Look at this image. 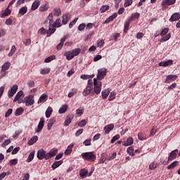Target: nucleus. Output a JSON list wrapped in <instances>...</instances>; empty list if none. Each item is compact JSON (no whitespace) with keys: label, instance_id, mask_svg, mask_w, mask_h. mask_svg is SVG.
<instances>
[{"label":"nucleus","instance_id":"a211bd4d","mask_svg":"<svg viewBox=\"0 0 180 180\" xmlns=\"http://www.w3.org/2000/svg\"><path fill=\"white\" fill-rule=\"evenodd\" d=\"M180 20V13H174L171 18H169V22H176V20Z\"/></svg>","mask_w":180,"mask_h":180},{"label":"nucleus","instance_id":"c9c22d12","mask_svg":"<svg viewBox=\"0 0 180 180\" xmlns=\"http://www.w3.org/2000/svg\"><path fill=\"white\" fill-rule=\"evenodd\" d=\"M139 18H140V13H132L131 15V17H130L129 20L131 22L132 20H134V19H139Z\"/></svg>","mask_w":180,"mask_h":180},{"label":"nucleus","instance_id":"13d9d810","mask_svg":"<svg viewBox=\"0 0 180 180\" xmlns=\"http://www.w3.org/2000/svg\"><path fill=\"white\" fill-rule=\"evenodd\" d=\"M157 133V127H153L150 131V137L153 136H155V134Z\"/></svg>","mask_w":180,"mask_h":180},{"label":"nucleus","instance_id":"c756f323","mask_svg":"<svg viewBox=\"0 0 180 180\" xmlns=\"http://www.w3.org/2000/svg\"><path fill=\"white\" fill-rule=\"evenodd\" d=\"M127 153L131 157H134L135 153H134V148H133V146H130V147L127 148Z\"/></svg>","mask_w":180,"mask_h":180},{"label":"nucleus","instance_id":"2eb2a0df","mask_svg":"<svg viewBox=\"0 0 180 180\" xmlns=\"http://www.w3.org/2000/svg\"><path fill=\"white\" fill-rule=\"evenodd\" d=\"M176 0H163L162 1V6H169L171 5H174Z\"/></svg>","mask_w":180,"mask_h":180},{"label":"nucleus","instance_id":"69168bd1","mask_svg":"<svg viewBox=\"0 0 180 180\" xmlns=\"http://www.w3.org/2000/svg\"><path fill=\"white\" fill-rule=\"evenodd\" d=\"M157 168V164H155L154 162H151L149 165V169H156Z\"/></svg>","mask_w":180,"mask_h":180},{"label":"nucleus","instance_id":"774afa93","mask_svg":"<svg viewBox=\"0 0 180 180\" xmlns=\"http://www.w3.org/2000/svg\"><path fill=\"white\" fill-rule=\"evenodd\" d=\"M91 139H86L84 142H83V144L86 146H91Z\"/></svg>","mask_w":180,"mask_h":180},{"label":"nucleus","instance_id":"f8f14e48","mask_svg":"<svg viewBox=\"0 0 180 180\" xmlns=\"http://www.w3.org/2000/svg\"><path fill=\"white\" fill-rule=\"evenodd\" d=\"M72 119H74L73 114H69L65 120L64 126H70L71 122H72Z\"/></svg>","mask_w":180,"mask_h":180},{"label":"nucleus","instance_id":"37998d69","mask_svg":"<svg viewBox=\"0 0 180 180\" xmlns=\"http://www.w3.org/2000/svg\"><path fill=\"white\" fill-rule=\"evenodd\" d=\"M53 60H56V56L55 55H52V56L46 58L44 60V63H51V61H53Z\"/></svg>","mask_w":180,"mask_h":180},{"label":"nucleus","instance_id":"9b49d317","mask_svg":"<svg viewBox=\"0 0 180 180\" xmlns=\"http://www.w3.org/2000/svg\"><path fill=\"white\" fill-rule=\"evenodd\" d=\"M18 92V85H13L10 91H8V95L9 98H12L15 94Z\"/></svg>","mask_w":180,"mask_h":180},{"label":"nucleus","instance_id":"864d4df0","mask_svg":"<svg viewBox=\"0 0 180 180\" xmlns=\"http://www.w3.org/2000/svg\"><path fill=\"white\" fill-rule=\"evenodd\" d=\"M138 139L139 140H141L143 141V140H146V135L141 132L139 133L138 134Z\"/></svg>","mask_w":180,"mask_h":180},{"label":"nucleus","instance_id":"6e6d98bb","mask_svg":"<svg viewBox=\"0 0 180 180\" xmlns=\"http://www.w3.org/2000/svg\"><path fill=\"white\" fill-rule=\"evenodd\" d=\"M84 126H86V120H82L78 123L79 127H84Z\"/></svg>","mask_w":180,"mask_h":180},{"label":"nucleus","instance_id":"58836bf2","mask_svg":"<svg viewBox=\"0 0 180 180\" xmlns=\"http://www.w3.org/2000/svg\"><path fill=\"white\" fill-rule=\"evenodd\" d=\"M73 56L75 57L77 56H79V53H81V49L79 48H77L75 49H73L72 51H71Z\"/></svg>","mask_w":180,"mask_h":180},{"label":"nucleus","instance_id":"f03ea898","mask_svg":"<svg viewBox=\"0 0 180 180\" xmlns=\"http://www.w3.org/2000/svg\"><path fill=\"white\" fill-rule=\"evenodd\" d=\"M81 157L85 161H89V162H94L96 160V154L95 152H85L82 153Z\"/></svg>","mask_w":180,"mask_h":180},{"label":"nucleus","instance_id":"5701e85b","mask_svg":"<svg viewBox=\"0 0 180 180\" xmlns=\"http://www.w3.org/2000/svg\"><path fill=\"white\" fill-rule=\"evenodd\" d=\"M39 139V137L37 136H34L28 141V146H33L36 141Z\"/></svg>","mask_w":180,"mask_h":180},{"label":"nucleus","instance_id":"0eeeda50","mask_svg":"<svg viewBox=\"0 0 180 180\" xmlns=\"http://www.w3.org/2000/svg\"><path fill=\"white\" fill-rule=\"evenodd\" d=\"M34 95H30L25 98V106H32V105L34 104Z\"/></svg>","mask_w":180,"mask_h":180},{"label":"nucleus","instance_id":"4d7b16f0","mask_svg":"<svg viewBox=\"0 0 180 180\" xmlns=\"http://www.w3.org/2000/svg\"><path fill=\"white\" fill-rule=\"evenodd\" d=\"M53 124H54V120H51L47 124V129L51 130V127H53Z\"/></svg>","mask_w":180,"mask_h":180},{"label":"nucleus","instance_id":"f257e3e1","mask_svg":"<svg viewBox=\"0 0 180 180\" xmlns=\"http://www.w3.org/2000/svg\"><path fill=\"white\" fill-rule=\"evenodd\" d=\"M57 153H58V150L56 148L51 149L49 153H46V150L43 149H40L37 152V157L38 160H50V158H53L54 155H56Z\"/></svg>","mask_w":180,"mask_h":180},{"label":"nucleus","instance_id":"412c9836","mask_svg":"<svg viewBox=\"0 0 180 180\" xmlns=\"http://www.w3.org/2000/svg\"><path fill=\"white\" fill-rule=\"evenodd\" d=\"M130 22H131V20H130L129 19L124 22V33H127V32L129 30V27L130 26Z\"/></svg>","mask_w":180,"mask_h":180},{"label":"nucleus","instance_id":"1a4fd4ad","mask_svg":"<svg viewBox=\"0 0 180 180\" xmlns=\"http://www.w3.org/2000/svg\"><path fill=\"white\" fill-rule=\"evenodd\" d=\"M178 153H179L178 149H176L172 151L169 155L168 161H174V160H175L178 156Z\"/></svg>","mask_w":180,"mask_h":180},{"label":"nucleus","instance_id":"a18cd8bd","mask_svg":"<svg viewBox=\"0 0 180 180\" xmlns=\"http://www.w3.org/2000/svg\"><path fill=\"white\" fill-rule=\"evenodd\" d=\"M62 23L63 25H67L68 23V14L63 15Z\"/></svg>","mask_w":180,"mask_h":180},{"label":"nucleus","instance_id":"de8ad7c7","mask_svg":"<svg viewBox=\"0 0 180 180\" xmlns=\"http://www.w3.org/2000/svg\"><path fill=\"white\" fill-rule=\"evenodd\" d=\"M133 4V0H124V8H128V6H131Z\"/></svg>","mask_w":180,"mask_h":180},{"label":"nucleus","instance_id":"f704fd0d","mask_svg":"<svg viewBox=\"0 0 180 180\" xmlns=\"http://www.w3.org/2000/svg\"><path fill=\"white\" fill-rule=\"evenodd\" d=\"M61 26V19L58 18L56 22L52 24V27H60Z\"/></svg>","mask_w":180,"mask_h":180},{"label":"nucleus","instance_id":"cd10ccee","mask_svg":"<svg viewBox=\"0 0 180 180\" xmlns=\"http://www.w3.org/2000/svg\"><path fill=\"white\" fill-rule=\"evenodd\" d=\"M72 147H74V144H70L68 146V148L65 151V155H70L72 153Z\"/></svg>","mask_w":180,"mask_h":180},{"label":"nucleus","instance_id":"aec40b11","mask_svg":"<svg viewBox=\"0 0 180 180\" xmlns=\"http://www.w3.org/2000/svg\"><path fill=\"white\" fill-rule=\"evenodd\" d=\"M117 18V13H115L112 15H110L109 18H108L104 23H110V22H112L113 20L116 19Z\"/></svg>","mask_w":180,"mask_h":180},{"label":"nucleus","instance_id":"9d476101","mask_svg":"<svg viewBox=\"0 0 180 180\" xmlns=\"http://www.w3.org/2000/svg\"><path fill=\"white\" fill-rule=\"evenodd\" d=\"M43 127H44V117H41L36 130L37 133H40L43 130Z\"/></svg>","mask_w":180,"mask_h":180},{"label":"nucleus","instance_id":"7c9ffc66","mask_svg":"<svg viewBox=\"0 0 180 180\" xmlns=\"http://www.w3.org/2000/svg\"><path fill=\"white\" fill-rule=\"evenodd\" d=\"M109 94H110V91L109 90H106V89L103 90V91L101 92L102 98L106 99V98L109 96Z\"/></svg>","mask_w":180,"mask_h":180},{"label":"nucleus","instance_id":"bb28decb","mask_svg":"<svg viewBox=\"0 0 180 180\" xmlns=\"http://www.w3.org/2000/svg\"><path fill=\"white\" fill-rule=\"evenodd\" d=\"M47 98L48 96H46V94H42L39 99L38 100V103H44V102H46V101H47Z\"/></svg>","mask_w":180,"mask_h":180},{"label":"nucleus","instance_id":"e2e57ef3","mask_svg":"<svg viewBox=\"0 0 180 180\" xmlns=\"http://www.w3.org/2000/svg\"><path fill=\"white\" fill-rule=\"evenodd\" d=\"M85 26L86 25L84 23L80 24L78 27V30H79V32H82V30H85Z\"/></svg>","mask_w":180,"mask_h":180},{"label":"nucleus","instance_id":"6e6552de","mask_svg":"<svg viewBox=\"0 0 180 180\" xmlns=\"http://www.w3.org/2000/svg\"><path fill=\"white\" fill-rule=\"evenodd\" d=\"M178 78V76L176 75H169L166 77V79L165 82L166 84H170V82H172L173 81L176 80Z\"/></svg>","mask_w":180,"mask_h":180},{"label":"nucleus","instance_id":"ea45409f","mask_svg":"<svg viewBox=\"0 0 180 180\" xmlns=\"http://www.w3.org/2000/svg\"><path fill=\"white\" fill-rule=\"evenodd\" d=\"M179 164V162L174 161L167 167V169H173V168H175V167H176Z\"/></svg>","mask_w":180,"mask_h":180},{"label":"nucleus","instance_id":"e433bc0d","mask_svg":"<svg viewBox=\"0 0 180 180\" xmlns=\"http://www.w3.org/2000/svg\"><path fill=\"white\" fill-rule=\"evenodd\" d=\"M27 13V6H23L19 10V14L20 15H25V13Z\"/></svg>","mask_w":180,"mask_h":180},{"label":"nucleus","instance_id":"4be33fe9","mask_svg":"<svg viewBox=\"0 0 180 180\" xmlns=\"http://www.w3.org/2000/svg\"><path fill=\"white\" fill-rule=\"evenodd\" d=\"M39 6H40V1L37 0L32 4L31 10L36 11V9H37V8H39Z\"/></svg>","mask_w":180,"mask_h":180},{"label":"nucleus","instance_id":"bf43d9fd","mask_svg":"<svg viewBox=\"0 0 180 180\" xmlns=\"http://www.w3.org/2000/svg\"><path fill=\"white\" fill-rule=\"evenodd\" d=\"M13 112V110L12 108H9L5 114V117H9L11 115H12Z\"/></svg>","mask_w":180,"mask_h":180},{"label":"nucleus","instance_id":"49530a36","mask_svg":"<svg viewBox=\"0 0 180 180\" xmlns=\"http://www.w3.org/2000/svg\"><path fill=\"white\" fill-rule=\"evenodd\" d=\"M23 108H18L15 112V116H20V115H22V113H23Z\"/></svg>","mask_w":180,"mask_h":180},{"label":"nucleus","instance_id":"09e8293b","mask_svg":"<svg viewBox=\"0 0 180 180\" xmlns=\"http://www.w3.org/2000/svg\"><path fill=\"white\" fill-rule=\"evenodd\" d=\"M116 99V92L112 91L109 96L108 101H113Z\"/></svg>","mask_w":180,"mask_h":180},{"label":"nucleus","instance_id":"4c0bfd02","mask_svg":"<svg viewBox=\"0 0 180 180\" xmlns=\"http://www.w3.org/2000/svg\"><path fill=\"white\" fill-rule=\"evenodd\" d=\"M110 7L108 5H104L102 6L101 8H100V12L101 13H105V12H106V11H109Z\"/></svg>","mask_w":180,"mask_h":180},{"label":"nucleus","instance_id":"c03bdc74","mask_svg":"<svg viewBox=\"0 0 180 180\" xmlns=\"http://www.w3.org/2000/svg\"><path fill=\"white\" fill-rule=\"evenodd\" d=\"M15 51H16V46L15 45H13L10 53L8 54V57H12V56L15 54Z\"/></svg>","mask_w":180,"mask_h":180},{"label":"nucleus","instance_id":"dca6fc26","mask_svg":"<svg viewBox=\"0 0 180 180\" xmlns=\"http://www.w3.org/2000/svg\"><path fill=\"white\" fill-rule=\"evenodd\" d=\"M11 11L9 10V7H7L4 11H1L0 13V18H6V16H9L11 13Z\"/></svg>","mask_w":180,"mask_h":180},{"label":"nucleus","instance_id":"ddd939ff","mask_svg":"<svg viewBox=\"0 0 180 180\" xmlns=\"http://www.w3.org/2000/svg\"><path fill=\"white\" fill-rule=\"evenodd\" d=\"M172 64H174V60H172L162 61L159 63V67H169V65H172Z\"/></svg>","mask_w":180,"mask_h":180},{"label":"nucleus","instance_id":"052dcab7","mask_svg":"<svg viewBox=\"0 0 180 180\" xmlns=\"http://www.w3.org/2000/svg\"><path fill=\"white\" fill-rule=\"evenodd\" d=\"M38 33H39V34H43V35H44V34H46V33H47V31L46 30V29H44V27H41V29H39V30H38Z\"/></svg>","mask_w":180,"mask_h":180},{"label":"nucleus","instance_id":"7ed1b4c3","mask_svg":"<svg viewBox=\"0 0 180 180\" xmlns=\"http://www.w3.org/2000/svg\"><path fill=\"white\" fill-rule=\"evenodd\" d=\"M169 32V28L167 27L162 30L160 32V36H162V39H160V43H164L165 41H168L169 39H171V33L167 34Z\"/></svg>","mask_w":180,"mask_h":180},{"label":"nucleus","instance_id":"603ef678","mask_svg":"<svg viewBox=\"0 0 180 180\" xmlns=\"http://www.w3.org/2000/svg\"><path fill=\"white\" fill-rule=\"evenodd\" d=\"M47 19L49 20V26H53V23L54 22V20H53V14L50 13Z\"/></svg>","mask_w":180,"mask_h":180},{"label":"nucleus","instance_id":"a19ab883","mask_svg":"<svg viewBox=\"0 0 180 180\" xmlns=\"http://www.w3.org/2000/svg\"><path fill=\"white\" fill-rule=\"evenodd\" d=\"M88 174V170L86 169H82L79 172V176L82 178H84V176H86Z\"/></svg>","mask_w":180,"mask_h":180},{"label":"nucleus","instance_id":"6ab92c4d","mask_svg":"<svg viewBox=\"0 0 180 180\" xmlns=\"http://www.w3.org/2000/svg\"><path fill=\"white\" fill-rule=\"evenodd\" d=\"M56 27H53V25H49V30L46 32V37H50L53 33L56 32Z\"/></svg>","mask_w":180,"mask_h":180},{"label":"nucleus","instance_id":"423d86ee","mask_svg":"<svg viewBox=\"0 0 180 180\" xmlns=\"http://www.w3.org/2000/svg\"><path fill=\"white\" fill-rule=\"evenodd\" d=\"M92 81L91 80H89L88 83H87V86L86 87V89L83 91V96H88V95H89V94H91V92L92 91Z\"/></svg>","mask_w":180,"mask_h":180},{"label":"nucleus","instance_id":"0e129e2a","mask_svg":"<svg viewBox=\"0 0 180 180\" xmlns=\"http://www.w3.org/2000/svg\"><path fill=\"white\" fill-rule=\"evenodd\" d=\"M103 44H105V41L103 39H101L97 42L98 47H103Z\"/></svg>","mask_w":180,"mask_h":180},{"label":"nucleus","instance_id":"2f4dec72","mask_svg":"<svg viewBox=\"0 0 180 180\" xmlns=\"http://www.w3.org/2000/svg\"><path fill=\"white\" fill-rule=\"evenodd\" d=\"M62 164H63V160L54 162L51 166V168L53 169H56V168H58V167H60V165H61Z\"/></svg>","mask_w":180,"mask_h":180},{"label":"nucleus","instance_id":"473e14b6","mask_svg":"<svg viewBox=\"0 0 180 180\" xmlns=\"http://www.w3.org/2000/svg\"><path fill=\"white\" fill-rule=\"evenodd\" d=\"M67 109H68V105H64L59 109L58 113H60V115L63 113H65V112H67Z\"/></svg>","mask_w":180,"mask_h":180},{"label":"nucleus","instance_id":"393cba45","mask_svg":"<svg viewBox=\"0 0 180 180\" xmlns=\"http://www.w3.org/2000/svg\"><path fill=\"white\" fill-rule=\"evenodd\" d=\"M22 96H23V91H18L15 96L13 102H18V101H19V99H20V98H22Z\"/></svg>","mask_w":180,"mask_h":180},{"label":"nucleus","instance_id":"338daca9","mask_svg":"<svg viewBox=\"0 0 180 180\" xmlns=\"http://www.w3.org/2000/svg\"><path fill=\"white\" fill-rule=\"evenodd\" d=\"M8 144H11V139L6 140L2 144L1 147H6V146H8Z\"/></svg>","mask_w":180,"mask_h":180},{"label":"nucleus","instance_id":"8fccbe9b","mask_svg":"<svg viewBox=\"0 0 180 180\" xmlns=\"http://www.w3.org/2000/svg\"><path fill=\"white\" fill-rule=\"evenodd\" d=\"M9 165L11 167H15V165H18V159H13L9 161Z\"/></svg>","mask_w":180,"mask_h":180},{"label":"nucleus","instance_id":"39448f33","mask_svg":"<svg viewBox=\"0 0 180 180\" xmlns=\"http://www.w3.org/2000/svg\"><path fill=\"white\" fill-rule=\"evenodd\" d=\"M94 85L95 94L97 95L101 94V91H102V82L96 80V79H94Z\"/></svg>","mask_w":180,"mask_h":180},{"label":"nucleus","instance_id":"4468645a","mask_svg":"<svg viewBox=\"0 0 180 180\" xmlns=\"http://www.w3.org/2000/svg\"><path fill=\"white\" fill-rule=\"evenodd\" d=\"M113 129H115V125L113 124L105 125L104 127L105 134H109Z\"/></svg>","mask_w":180,"mask_h":180},{"label":"nucleus","instance_id":"79ce46f5","mask_svg":"<svg viewBox=\"0 0 180 180\" xmlns=\"http://www.w3.org/2000/svg\"><path fill=\"white\" fill-rule=\"evenodd\" d=\"M34 158V152H31L27 159V162H32Z\"/></svg>","mask_w":180,"mask_h":180},{"label":"nucleus","instance_id":"f3484780","mask_svg":"<svg viewBox=\"0 0 180 180\" xmlns=\"http://www.w3.org/2000/svg\"><path fill=\"white\" fill-rule=\"evenodd\" d=\"M134 143V139H133L131 137H129L127 139L126 141L122 142V146L124 147H129V146H131Z\"/></svg>","mask_w":180,"mask_h":180},{"label":"nucleus","instance_id":"b1692460","mask_svg":"<svg viewBox=\"0 0 180 180\" xmlns=\"http://www.w3.org/2000/svg\"><path fill=\"white\" fill-rule=\"evenodd\" d=\"M65 56L66 57V60H68V61H70V60H72V58H74V55L72 51L66 52L65 53Z\"/></svg>","mask_w":180,"mask_h":180},{"label":"nucleus","instance_id":"72a5a7b5","mask_svg":"<svg viewBox=\"0 0 180 180\" xmlns=\"http://www.w3.org/2000/svg\"><path fill=\"white\" fill-rule=\"evenodd\" d=\"M50 71H51L50 68L41 69L40 74H41V75H46L50 73Z\"/></svg>","mask_w":180,"mask_h":180},{"label":"nucleus","instance_id":"20e7f679","mask_svg":"<svg viewBox=\"0 0 180 180\" xmlns=\"http://www.w3.org/2000/svg\"><path fill=\"white\" fill-rule=\"evenodd\" d=\"M106 74H108V70L106 68H101L98 70L97 77L94 78L96 81H102L105 77H106Z\"/></svg>","mask_w":180,"mask_h":180},{"label":"nucleus","instance_id":"5fc2aeb1","mask_svg":"<svg viewBox=\"0 0 180 180\" xmlns=\"http://www.w3.org/2000/svg\"><path fill=\"white\" fill-rule=\"evenodd\" d=\"M119 139H120V135L119 134H117L115 136H113L110 141L111 144H113L115 141H117V140H119Z\"/></svg>","mask_w":180,"mask_h":180},{"label":"nucleus","instance_id":"a878e982","mask_svg":"<svg viewBox=\"0 0 180 180\" xmlns=\"http://www.w3.org/2000/svg\"><path fill=\"white\" fill-rule=\"evenodd\" d=\"M11 67V62H6L1 66V71L5 72L9 70Z\"/></svg>","mask_w":180,"mask_h":180},{"label":"nucleus","instance_id":"c85d7f7f","mask_svg":"<svg viewBox=\"0 0 180 180\" xmlns=\"http://www.w3.org/2000/svg\"><path fill=\"white\" fill-rule=\"evenodd\" d=\"M51 113H53V108L51 106H49L45 112L46 117H50L51 116Z\"/></svg>","mask_w":180,"mask_h":180},{"label":"nucleus","instance_id":"3c124183","mask_svg":"<svg viewBox=\"0 0 180 180\" xmlns=\"http://www.w3.org/2000/svg\"><path fill=\"white\" fill-rule=\"evenodd\" d=\"M49 9V5L45 4L44 6H41L39 7V11L40 12H46V11H47Z\"/></svg>","mask_w":180,"mask_h":180},{"label":"nucleus","instance_id":"680f3d73","mask_svg":"<svg viewBox=\"0 0 180 180\" xmlns=\"http://www.w3.org/2000/svg\"><path fill=\"white\" fill-rule=\"evenodd\" d=\"M76 115L77 116H82V115H84V110L77 109L76 110Z\"/></svg>","mask_w":180,"mask_h":180}]
</instances>
